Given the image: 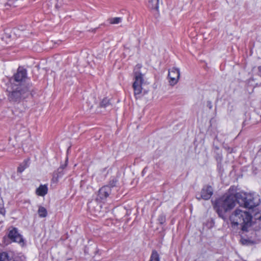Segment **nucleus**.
I'll return each mask as SVG.
<instances>
[{"instance_id": "nucleus-1", "label": "nucleus", "mask_w": 261, "mask_h": 261, "mask_svg": "<svg viewBox=\"0 0 261 261\" xmlns=\"http://www.w3.org/2000/svg\"><path fill=\"white\" fill-rule=\"evenodd\" d=\"M236 200L239 203L243 204L244 207L249 209L259 203V196L250 193L240 192L236 193L235 195L232 194L224 195L216 200L214 204V208L219 217L224 219V214L234 206Z\"/></svg>"}, {"instance_id": "nucleus-2", "label": "nucleus", "mask_w": 261, "mask_h": 261, "mask_svg": "<svg viewBox=\"0 0 261 261\" xmlns=\"http://www.w3.org/2000/svg\"><path fill=\"white\" fill-rule=\"evenodd\" d=\"M236 200L239 203L243 204L244 207L249 209L259 203V196L250 193L240 192L236 193L235 195L232 194L224 195L216 200L214 204V208L219 217L224 219V214L234 206Z\"/></svg>"}, {"instance_id": "nucleus-3", "label": "nucleus", "mask_w": 261, "mask_h": 261, "mask_svg": "<svg viewBox=\"0 0 261 261\" xmlns=\"http://www.w3.org/2000/svg\"><path fill=\"white\" fill-rule=\"evenodd\" d=\"M252 216L246 211L237 208L230 216L232 226H240L243 231H247L252 224Z\"/></svg>"}, {"instance_id": "nucleus-4", "label": "nucleus", "mask_w": 261, "mask_h": 261, "mask_svg": "<svg viewBox=\"0 0 261 261\" xmlns=\"http://www.w3.org/2000/svg\"><path fill=\"white\" fill-rule=\"evenodd\" d=\"M30 94L29 88L23 85L19 84L9 94L8 97L10 101L16 102H20L23 99L26 98Z\"/></svg>"}, {"instance_id": "nucleus-5", "label": "nucleus", "mask_w": 261, "mask_h": 261, "mask_svg": "<svg viewBox=\"0 0 261 261\" xmlns=\"http://www.w3.org/2000/svg\"><path fill=\"white\" fill-rule=\"evenodd\" d=\"M144 83L143 75L140 72L135 71L134 73V82L133 87L134 91V95L136 98L140 97L142 92V85Z\"/></svg>"}, {"instance_id": "nucleus-6", "label": "nucleus", "mask_w": 261, "mask_h": 261, "mask_svg": "<svg viewBox=\"0 0 261 261\" xmlns=\"http://www.w3.org/2000/svg\"><path fill=\"white\" fill-rule=\"evenodd\" d=\"M180 77L179 69L172 67L168 71V79L169 84L174 86L176 84Z\"/></svg>"}, {"instance_id": "nucleus-7", "label": "nucleus", "mask_w": 261, "mask_h": 261, "mask_svg": "<svg viewBox=\"0 0 261 261\" xmlns=\"http://www.w3.org/2000/svg\"><path fill=\"white\" fill-rule=\"evenodd\" d=\"M8 237L13 242L21 243L23 242L21 235L18 233L16 228H12L9 230Z\"/></svg>"}, {"instance_id": "nucleus-8", "label": "nucleus", "mask_w": 261, "mask_h": 261, "mask_svg": "<svg viewBox=\"0 0 261 261\" xmlns=\"http://www.w3.org/2000/svg\"><path fill=\"white\" fill-rule=\"evenodd\" d=\"M88 208L92 215L97 216L100 214L101 205L97 201H91L88 203Z\"/></svg>"}, {"instance_id": "nucleus-9", "label": "nucleus", "mask_w": 261, "mask_h": 261, "mask_svg": "<svg viewBox=\"0 0 261 261\" xmlns=\"http://www.w3.org/2000/svg\"><path fill=\"white\" fill-rule=\"evenodd\" d=\"M111 192V187L108 186H103L99 189L97 195V199L104 200L105 199Z\"/></svg>"}, {"instance_id": "nucleus-10", "label": "nucleus", "mask_w": 261, "mask_h": 261, "mask_svg": "<svg viewBox=\"0 0 261 261\" xmlns=\"http://www.w3.org/2000/svg\"><path fill=\"white\" fill-rule=\"evenodd\" d=\"M213 194V189L210 186H204L201 192V198L204 200L209 199Z\"/></svg>"}, {"instance_id": "nucleus-11", "label": "nucleus", "mask_w": 261, "mask_h": 261, "mask_svg": "<svg viewBox=\"0 0 261 261\" xmlns=\"http://www.w3.org/2000/svg\"><path fill=\"white\" fill-rule=\"evenodd\" d=\"M27 77V71L21 68L18 69L17 73L14 74V77L16 82H22Z\"/></svg>"}, {"instance_id": "nucleus-12", "label": "nucleus", "mask_w": 261, "mask_h": 261, "mask_svg": "<svg viewBox=\"0 0 261 261\" xmlns=\"http://www.w3.org/2000/svg\"><path fill=\"white\" fill-rule=\"evenodd\" d=\"M48 191V188L46 185H40L36 190V193L38 195L40 196H44L45 195Z\"/></svg>"}, {"instance_id": "nucleus-13", "label": "nucleus", "mask_w": 261, "mask_h": 261, "mask_svg": "<svg viewBox=\"0 0 261 261\" xmlns=\"http://www.w3.org/2000/svg\"><path fill=\"white\" fill-rule=\"evenodd\" d=\"M159 0H148V7L152 9L158 11Z\"/></svg>"}, {"instance_id": "nucleus-14", "label": "nucleus", "mask_w": 261, "mask_h": 261, "mask_svg": "<svg viewBox=\"0 0 261 261\" xmlns=\"http://www.w3.org/2000/svg\"><path fill=\"white\" fill-rule=\"evenodd\" d=\"M29 166V160H24L18 167L17 170L19 173L22 172Z\"/></svg>"}, {"instance_id": "nucleus-15", "label": "nucleus", "mask_w": 261, "mask_h": 261, "mask_svg": "<svg viewBox=\"0 0 261 261\" xmlns=\"http://www.w3.org/2000/svg\"><path fill=\"white\" fill-rule=\"evenodd\" d=\"M149 261H160L159 254L156 250H153Z\"/></svg>"}, {"instance_id": "nucleus-16", "label": "nucleus", "mask_w": 261, "mask_h": 261, "mask_svg": "<svg viewBox=\"0 0 261 261\" xmlns=\"http://www.w3.org/2000/svg\"><path fill=\"white\" fill-rule=\"evenodd\" d=\"M38 213L39 214V217L42 218H44L47 216V211L45 208L43 206H40L39 207Z\"/></svg>"}, {"instance_id": "nucleus-17", "label": "nucleus", "mask_w": 261, "mask_h": 261, "mask_svg": "<svg viewBox=\"0 0 261 261\" xmlns=\"http://www.w3.org/2000/svg\"><path fill=\"white\" fill-rule=\"evenodd\" d=\"M121 17H114L110 19L109 21L111 24H118L121 22Z\"/></svg>"}, {"instance_id": "nucleus-18", "label": "nucleus", "mask_w": 261, "mask_h": 261, "mask_svg": "<svg viewBox=\"0 0 261 261\" xmlns=\"http://www.w3.org/2000/svg\"><path fill=\"white\" fill-rule=\"evenodd\" d=\"M5 211L4 208V203L2 198L0 197V214L4 215Z\"/></svg>"}, {"instance_id": "nucleus-19", "label": "nucleus", "mask_w": 261, "mask_h": 261, "mask_svg": "<svg viewBox=\"0 0 261 261\" xmlns=\"http://www.w3.org/2000/svg\"><path fill=\"white\" fill-rule=\"evenodd\" d=\"M63 168H64L63 166H61L60 168H59L58 169V170L57 171V173L56 174L59 173V175H58L57 176L56 178H58L61 177V175L62 174V172H63Z\"/></svg>"}, {"instance_id": "nucleus-20", "label": "nucleus", "mask_w": 261, "mask_h": 261, "mask_svg": "<svg viewBox=\"0 0 261 261\" xmlns=\"http://www.w3.org/2000/svg\"><path fill=\"white\" fill-rule=\"evenodd\" d=\"M241 242L244 245H248L250 243H252V242L250 240L243 238L241 239Z\"/></svg>"}, {"instance_id": "nucleus-21", "label": "nucleus", "mask_w": 261, "mask_h": 261, "mask_svg": "<svg viewBox=\"0 0 261 261\" xmlns=\"http://www.w3.org/2000/svg\"><path fill=\"white\" fill-rule=\"evenodd\" d=\"M109 99L107 98L103 99L101 102V106L102 107H106L109 104Z\"/></svg>"}, {"instance_id": "nucleus-22", "label": "nucleus", "mask_w": 261, "mask_h": 261, "mask_svg": "<svg viewBox=\"0 0 261 261\" xmlns=\"http://www.w3.org/2000/svg\"><path fill=\"white\" fill-rule=\"evenodd\" d=\"M254 218L255 219L261 220V213H256L254 214Z\"/></svg>"}, {"instance_id": "nucleus-23", "label": "nucleus", "mask_w": 261, "mask_h": 261, "mask_svg": "<svg viewBox=\"0 0 261 261\" xmlns=\"http://www.w3.org/2000/svg\"><path fill=\"white\" fill-rule=\"evenodd\" d=\"M257 69H258V74L259 76H261V66H259L258 68H257Z\"/></svg>"}, {"instance_id": "nucleus-24", "label": "nucleus", "mask_w": 261, "mask_h": 261, "mask_svg": "<svg viewBox=\"0 0 261 261\" xmlns=\"http://www.w3.org/2000/svg\"><path fill=\"white\" fill-rule=\"evenodd\" d=\"M160 220L161 221L160 223H163L165 221L164 217L163 216L161 217V218H160Z\"/></svg>"}, {"instance_id": "nucleus-25", "label": "nucleus", "mask_w": 261, "mask_h": 261, "mask_svg": "<svg viewBox=\"0 0 261 261\" xmlns=\"http://www.w3.org/2000/svg\"><path fill=\"white\" fill-rule=\"evenodd\" d=\"M256 69L255 68H253V72H256Z\"/></svg>"}]
</instances>
